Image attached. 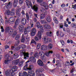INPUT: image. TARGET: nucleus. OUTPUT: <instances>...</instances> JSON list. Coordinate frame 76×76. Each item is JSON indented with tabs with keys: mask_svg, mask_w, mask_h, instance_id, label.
I'll use <instances>...</instances> for the list:
<instances>
[{
	"mask_svg": "<svg viewBox=\"0 0 76 76\" xmlns=\"http://www.w3.org/2000/svg\"><path fill=\"white\" fill-rule=\"evenodd\" d=\"M28 64H26L23 68L24 70H28V75L30 76H34L35 75V73L34 72L32 71L33 68H34V66L32 65H30L28 68H27Z\"/></svg>",
	"mask_w": 76,
	"mask_h": 76,
	"instance_id": "1",
	"label": "nucleus"
},
{
	"mask_svg": "<svg viewBox=\"0 0 76 76\" xmlns=\"http://www.w3.org/2000/svg\"><path fill=\"white\" fill-rule=\"evenodd\" d=\"M17 69H18V67L16 66H14L12 68V69L7 71L5 72V74L7 76H15V73L13 72H16Z\"/></svg>",
	"mask_w": 76,
	"mask_h": 76,
	"instance_id": "2",
	"label": "nucleus"
},
{
	"mask_svg": "<svg viewBox=\"0 0 76 76\" xmlns=\"http://www.w3.org/2000/svg\"><path fill=\"white\" fill-rule=\"evenodd\" d=\"M13 60V58L12 57H10L8 55L5 56V59L3 61V64H9L10 62Z\"/></svg>",
	"mask_w": 76,
	"mask_h": 76,
	"instance_id": "3",
	"label": "nucleus"
},
{
	"mask_svg": "<svg viewBox=\"0 0 76 76\" xmlns=\"http://www.w3.org/2000/svg\"><path fill=\"white\" fill-rule=\"evenodd\" d=\"M29 5L30 6L31 8L32 9L34 10V11H35V12H38V8L39 6L38 5L36 4L35 5L33 6H32V4L31 2H29Z\"/></svg>",
	"mask_w": 76,
	"mask_h": 76,
	"instance_id": "4",
	"label": "nucleus"
},
{
	"mask_svg": "<svg viewBox=\"0 0 76 76\" xmlns=\"http://www.w3.org/2000/svg\"><path fill=\"white\" fill-rule=\"evenodd\" d=\"M25 49H23L21 50L20 54L21 55H23L24 59H27L29 58V53H25Z\"/></svg>",
	"mask_w": 76,
	"mask_h": 76,
	"instance_id": "5",
	"label": "nucleus"
},
{
	"mask_svg": "<svg viewBox=\"0 0 76 76\" xmlns=\"http://www.w3.org/2000/svg\"><path fill=\"white\" fill-rule=\"evenodd\" d=\"M39 55L40 56H41V57L42 58L45 57V54H44V53H41V52H39V53H38L37 52L36 53L34 54V56L37 58H38L39 57Z\"/></svg>",
	"mask_w": 76,
	"mask_h": 76,
	"instance_id": "6",
	"label": "nucleus"
},
{
	"mask_svg": "<svg viewBox=\"0 0 76 76\" xmlns=\"http://www.w3.org/2000/svg\"><path fill=\"white\" fill-rule=\"evenodd\" d=\"M44 72V69L41 68L37 69L35 72L37 75H39V76H44V74H42V72Z\"/></svg>",
	"mask_w": 76,
	"mask_h": 76,
	"instance_id": "7",
	"label": "nucleus"
},
{
	"mask_svg": "<svg viewBox=\"0 0 76 76\" xmlns=\"http://www.w3.org/2000/svg\"><path fill=\"white\" fill-rule=\"evenodd\" d=\"M19 43H20V41L18 40L15 43L14 45L15 47H17L15 48V51H18L20 49V47L19 45Z\"/></svg>",
	"mask_w": 76,
	"mask_h": 76,
	"instance_id": "8",
	"label": "nucleus"
},
{
	"mask_svg": "<svg viewBox=\"0 0 76 76\" xmlns=\"http://www.w3.org/2000/svg\"><path fill=\"white\" fill-rule=\"evenodd\" d=\"M41 32L40 31H38V34L36 36H35L34 37V40L36 41H38L39 40V39H41Z\"/></svg>",
	"mask_w": 76,
	"mask_h": 76,
	"instance_id": "9",
	"label": "nucleus"
},
{
	"mask_svg": "<svg viewBox=\"0 0 76 76\" xmlns=\"http://www.w3.org/2000/svg\"><path fill=\"white\" fill-rule=\"evenodd\" d=\"M13 29H10L9 27H7L5 29V32L6 33H8L9 34H12L13 32Z\"/></svg>",
	"mask_w": 76,
	"mask_h": 76,
	"instance_id": "10",
	"label": "nucleus"
},
{
	"mask_svg": "<svg viewBox=\"0 0 76 76\" xmlns=\"http://www.w3.org/2000/svg\"><path fill=\"white\" fill-rule=\"evenodd\" d=\"M20 19L19 18H17L15 23L14 26V28L15 29V28H16V27H17V26H18L20 23Z\"/></svg>",
	"mask_w": 76,
	"mask_h": 76,
	"instance_id": "11",
	"label": "nucleus"
},
{
	"mask_svg": "<svg viewBox=\"0 0 76 76\" xmlns=\"http://www.w3.org/2000/svg\"><path fill=\"white\" fill-rule=\"evenodd\" d=\"M46 35L47 37H54V34L51 31L47 32L46 33Z\"/></svg>",
	"mask_w": 76,
	"mask_h": 76,
	"instance_id": "12",
	"label": "nucleus"
},
{
	"mask_svg": "<svg viewBox=\"0 0 76 76\" xmlns=\"http://www.w3.org/2000/svg\"><path fill=\"white\" fill-rule=\"evenodd\" d=\"M12 3L11 2H9L8 3H6L5 4V8H7V9H9L10 8V7L12 6Z\"/></svg>",
	"mask_w": 76,
	"mask_h": 76,
	"instance_id": "13",
	"label": "nucleus"
},
{
	"mask_svg": "<svg viewBox=\"0 0 76 76\" xmlns=\"http://www.w3.org/2000/svg\"><path fill=\"white\" fill-rule=\"evenodd\" d=\"M40 5L41 6H43L46 10H48V4H46L45 2H43L42 3L40 4Z\"/></svg>",
	"mask_w": 76,
	"mask_h": 76,
	"instance_id": "14",
	"label": "nucleus"
},
{
	"mask_svg": "<svg viewBox=\"0 0 76 76\" xmlns=\"http://www.w3.org/2000/svg\"><path fill=\"white\" fill-rule=\"evenodd\" d=\"M44 41L45 42V43H47L48 42H51L52 40L50 38L46 37L44 38Z\"/></svg>",
	"mask_w": 76,
	"mask_h": 76,
	"instance_id": "15",
	"label": "nucleus"
},
{
	"mask_svg": "<svg viewBox=\"0 0 76 76\" xmlns=\"http://www.w3.org/2000/svg\"><path fill=\"white\" fill-rule=\"evenodd\" d=\"M47 50V45H42L41 49V51H44L45 50Z\"/></svg>",
	"mask_w": 76,
	"mask_h": 76,
	"instance_id": "16",
	"label": "nucleus"
},
{
	"mask_svg": "<svg viewBox=\"0 0 76 76\" xmlns=\"http://www.w3.org/2000/svg\"><path fill=\"white\" fill-rule=\"evenodd\" d=\"M19 29L20 31L21 32H22L25 29L23 25H20L19 27Z\"/></svg>",
	"mask_w": 76,
	"mask_h": 76,
	"instance_id": "17",
	"label": "nucleus"
},
{
	"mask_svg": "<svg viewBox=\"0 0 76 76\" xmlns=\"http://www.w3.org/2000/svg\"><path fill=\"white\" fill-rule=\"evenodd\" d=\"M46 15H47V12H43V14H42L40 15V19H44L45 18Z\"/></svg>",
	"mask_w": 76,
	"mask_h": 76,
	"instance_id": "18",
	"label": "nucleus"
},
{
	"mask_svg": "<svg viewBox=\"0 0 76 76\" xmlns=\"http://www.w3.org/2000/svg\"><path fill=\"white\" fill-rule=\"evenodd\" d=\"M29 60L31 61L33 63H35L36 61V59L33 56L30 57L29 58Z\"/></svg>",
	"mask_w": 76,
	"mask_h": 76,
	"instance_id": "19",
	"label": "nucleus"
},
{
	"mask_svg": "<svg viewBox=\"0 0 76 76\" xmlns=\"http://www.w3.org/2000/svg\"><path fill=\"white\" fill-rule=\"evenodd\" d=\"M37 64L40 66H44V64L43 62L41 59H39L37 61Z\"/></svg>",
	"mask_w": 76,
	"mask_h": 76,
	"instance_id": "20",
	"label": "nucleus"
},
{
	"mask_svg": "<svg viewBox=\"0 0 76 76\" xmlns=\"http://www.w3.org/2000/svg\"><path fill=\"white\" fill-rule=\"evenodd\" d=\"M10 24H13L15 22V19L14 17H10Z\"/></svg>",
	"mask_w": 76,
	"mask_h": 76,
	"instance_id": "21",
	"label": "nucleus"
},
{
	"mask_svg": "<svg viewBox=\"0 0 76 76\" xmlns=\"http://www.w3.org/2000/svg\"><path fill=\"white\" fill-rule=\"evenodd\" d=\"M18 0H14L13 6L14 7H16L18 4Z\"/></svg>",
	"mask_w": 76,
	"mask_h": 76,
	"instance_id": "22",
	"label": "nucleus"
},
{
	"mask_svg": "<svg viewBox=\"0 0 76 76\" xmlns=\"http://www.w3.org/2000/svg\"><path fill=\"white\" fill-rule=\"evenodd\" d=\"M21 22L22 24L25 25L26 23V20L24 18H22L21 19Z\"/></svg>",
	"mask_w": 76,
	"mask_h": 76,
	"instance_id": "23",
	"label": "nucleus"
},
{
	"mask_svg": "<svg viewBox=\"0 0 76 76\" xmlns=\"http://www.w3.org/2000/svg\"><path fill=\"white\" fill-rule=\"evenodd\" d=\"M46 21L48 23H50V22H51V17L50 16H47L46 17Z\"/></svg>",
	"mask_w": 76,
	"mask_h": 76,
	"instance_id": "24",
	"label": "nucleus"
},
{
	"mask_svg": "<svg viewBox=\"0 0 76 76\" xmlns=\"http://www.w3.org/2000/svg\"><path fill=\"white\" fill-rule=\"evenodd\" d=\"M44 28L45 29H51V26L48 24H45L44 26Z\"/></svg>",
	"mask_w": 76,
	"mask_h": 76,
	"instance_id": "25",
	"label": "nucleus"
},
{
	"mask_svg": "<svg viewBox=\"0 0 76 76\" xmlns=\"http://www.w3.org/2000/svg\"><path fill=\"white\" fill-rule=\"evenodd\" d=\"M53 52L52 51H49L48 52H47L45 53V55L47 57H49L50 56V54H53Z\"/></svg>",
	"mask_w": 76,
	"mask_h": 76,
	"instance_id": "26",
	"label": "nucleus"
},
{
	"mask_svg": "<svg viewBox=\"0 0 76 76\" xmlns=\"http://www.w3.org/2000/svg\"><path fill=\"white\" fill-rule=\"evenodd\" d=\"M12 57H13L15 59H16V58H18L19 57V55L18 54L16 53L14 54L13 55H12Z\"/></svg>",
	"mask_w": 76,
	"mask_h": 76,
	"instance_id": "27",
	"label": "nucleus"
},
{
	"mask_svg": "<svg viewBox=\"0 0 76 76\" xmlns=\"http://www.w3.org/2000/svg\"><path fill=\"white\" fill-rule=\"evenodd\" d=\"M26 3L28 9L30 8V5L29 4V0H26Z\"/></svg>",
	"mask_w": 76,
	"mask_h": 76,
	"instance_id": "28",
	"label": "nucleus"
},
{
	"mask_svg": "<svg viewBox=\"0 0 76 76\" xmlns=\"http://www.w3.org/2000/svg\"><path fill=\"white\" fill-rule=\"evenodd\" d=\"M19 46L21 48H22V49H24V48H26V45L23 44H21Z\"/></svg>",
	"mask_w": 76,
	"mask_h": 76,
	"instance_id": "29",
	"label": "nucleus"
},
{
	"mask_svg": "<svg viewBox=\"0 0 76 76\" xmlns=\"http://www.w3.org/2000/svg\"><path fill=\"white\" fill-rule=\"evenodd\" d=\"M36 25L37 28L38 29H39V28L41 27L40 26H41V25H40V23H39V22H37L36 23Z\"/></svg>",
	"mask_w": 76,
	"mask_h": 76,
	"instance_id": "30",
	"label": "nucleus"
},
{
	"mask_svg": "<svg viewBox=\"0 0 76 76\" xmlns=\"http://www.w3.org/2000/svg\"><path fill=\"white\" fill-rule=\"evenodd\" d=\"M19 62V59H18L16 60H15L14 61V64H18Z\"/></svg>",
	"mask_w": 76,
	"mask_h": 76,
	"instance_id": "31",
	"label": "nucleus"
},
{
	"mask_svg": "<svg viewBox=\"0 0 76 76\" xmlns=\"http://www.w3.org/2000/svg\"><path fill=\"white\" fill-rule=\"evenodd\" d=\"M41 23H42V24H45V23H47V22L45 20H41Z\"/></svg>",
	"mask_w": 76,
	"mask_h": 76,
	"instance_id": "32",
	"label": "nucleus"
},
{
	"mask_svg": "<svg viewBox=\"0 0 76 76\" xmlns=\"http://www.w3.org/2000/svg\"><path fill=\"white\" fill-rule=\"evenodd\" d=\"M16 34H17V32L16 31L14 32V33L11 36L13 38H14L16 35Z\"/></svg>",
	"mask_w": 76,
	"mask_h": 76,
	"instance_id": "33",
	"label": "nucleus"
},
{
	"mask_svg": "<svg viewBox=\"0 0 76 76\" xmlns=\"http://www.w3.org/2000/svg\"><path fill=\"white\" fill-rule=\"evenodd\" d=\"M24 61H22L21 62H19V66L20 67H21L22 66H23V63Z\"/></svg>",
	"mask_w": 76,
	"mask_h": 76,
	"instance_id": "34",
	"label": "nucleus"
},
{
	"mask_svg": "<svg viewBox=\"0 0 76 76\" xmlns=\"http://www.w3.org/2000/svg\"><path fill=\"white\" fill-rule=\"evenodd\" d=\"M26 15L27 20H29V14H28V13H26Z\"/></svg>",
	"mask_w": 76,
	"mask_h": 76,
	"instance_id": "35",
	"label": "nucleus"
},
{
	"mask_svg": "<svg viewBox=\"0 0 76 76\" xmlns=\"http://www.w3.org/2000/svg\"><path fill=\"white\" fill-rule=\"evenodd\" d=\"M71 25L72 28H76V24L72 23L71 24Z\"/></svg>",
	"mask_w": 76,
	"mask_h": 76,
	"instance_id": "36",
	"label": "nucleus"
},
{
	"mask_svg": "<svg viewBox=\"0 0 76 76\" xmlns=\"http://www.w3.org/2000/svg\"><path fill=\"white\" fill-rule=\"evenodd\" d=\"M35 34H36V33L34 32H32V31H31L30 33V35L31 37H34V36H35Z\"/></svg>",
	"mask_w": 76,
	"mask_h": 76,
	"instance_id": "37",
	"label": "nucleus"
},
{
	"mask_svg": "<svg viewBox=\"0 0 76 76\" xmlns=\"http://www.w3.org/2000/svg\"><path fill=\"white\" fill-rule=\"evenodd\" d=\"M31 32L36 34V33H37V30H36V29L35 28H33Z\"/></svg>",
	"mask_w": 76,
	"mask_h": 76,
	"instance_id": "38",
	"label": "nucleus"
},
{
	"mask_svg": "<svg viewBox=\"0 0 76 76\" xmlns=\"http://www.w3.org/2000/svg\"><path fill=\"white\" fill-rule=\"evenodd\" d=\"M48 48L49 49H51L53 48V44H50L48 45Z\"/></svg>",
	"mask_w": 76,
	"mask_h": 76,
	"instance_id": "39",
	"label": "nucleus"
},
{
	"mask_svg": "<svg viewBox=\"0 0 76 76\" xmlns=\"http://www.w3.org/2000/svg\"><path fill=\"white\" fill-rule=\"evenodd\" d=\"M60 42L61 43L62 45L63 46L64 45V41L63 40H60Z\"/></svg>",
	"mask_w": 76,
	"mask_h": 76,
	"instance_id": "40",
	"label": "nucleus"
},
{
	"mask_svg": "<svg viewBox=\"0 0 76 76\" xmlns=\"http://www.w3.org/2000/svg\"><path fill=\"white\" fill-rule=\"evenodd\" d=\"M10 11L9 10H7L6 11V14L7 15H10Z\"/></svg>",
	"mask_w": 76,
	"mask_h": 76,
	"instance_id": "41",
	"label": "nucleus"
},
{
	"mask_svg": "<svg viewBox=\"0 0 76 76\" xmlns=\"http://www.w3.org/2000/svg\"><path fill=\"white\" fill-rule=\"evenodd\" d=\"M24 31V33L25 34H27L28 32H27V28H25Z\"/></svg>",
	"mask_w": 76,
	"mask_h": 76,
	"instance_id": "42",
	"label": "nucleus"
},
{
	"mask_svg": "<svg viewBox=\"0 0 76 76\" xmlns=\"http://www.w3.org/2000/svg\"><path fill=\"white\" fill-rule=\"evenodd\" d=\"M60 36L61 37H63L64 35V34L61 32H60Z\"/></svg>",
	"mask_w": 76,
	"mask_h": 76,
	"instance_id": "43",
	"label": "nucleus"
},
{
	"mask_svg": "<svg viewBox=\"0 0 76 76\" xmlns=\"http://www.w3.org/2000/svg\"><path fill=\"white\" fill-rule=\"evenodd\" d=\"M10 23V20H7L5 21V23L6 24H8L9 23Z\"/></svg>",
	"mask_w": 76,
	"mask_h": 76,
	"instance_id": "44",
	"label": "nucleus"
},
{
	"mask_svg": "<svg viewBox=\"0 0 76 76\" xmlns=\"http://www.w3.org/2000/svg\"><path fill=\"white\" fill-rule=\"evenodd\" d=\"M40 47H41V44L39 43L37 46V49H39L40 48Z\"/></svg>",
	"mask_w": 76,
	"mask_h": 76,
	"instance_id": "45",
	"label": "nucleus"
},
{
	"mask_svg": "<svg viewBox=\"0 0 76 76\" xmlns=\"http://www.w3.org/2000/svg\"><path fill=\"white\" fill-rule=\"evenodd\" d=\"M20 38V37L19 36V35H17L15 38V40H18V39H19V38Z\"/></svg>",
	"mask_w": 76,
	"mask_h": 76,
	"instance_id": "46",
	"label": "nucleus"
},
{
	"mask_svg": "<svg viewBox=\"0 0 76 76\" xmlns=\"http://www.w3.org/2000/svg\"><path fill=\"white\" fill-rule=\"evenodd\" d=\"M65 66H70V63L69 62H67L65 64Z\"/></svg>",
	"mask_w": 76,
	"mask_h": 76,
	"instance_id": "47",
	"label": "nucleus"
},
{
	"mask_svg": "<svg viewBox=\"0 0 76 76\" xmlns=\"http://www.w3.org/2000/svg\"><path fill=\"white\" fill-rule=\"evenodd\" d=\"M15 12H13L11 11L10 15H11V16H13V15H15Z\"/></svg>",
	"mask_w": 76,
	"mask_h": 76,
	"instance_id": "48",
	"label": "nucleus"
},
{
	"mask_svg": "<svg viewBox=\"0 0 76 76\" xmlns=\"http://www.w3.org/2000/svg\"><path fill=\"white\" fill-rule=\"evenodd\" d=\"M23 1H24V0H19V3L20 4L23 3Z\"/></svg>",
	"mask_w": 76,
	"mask_h": 76,
	"instance_id": "49",
	"label": "nucleus"
},
{
	"mask_svg": "<svg viewBox=\"0 0 76 76\" xmlns=\"http://www.w3.org/2000/svg\"><path fill=\"white\" fill-rule=\"evenodd\" d=\"M11 12L15 13L16 12V10L14 8L12 9H11Z\"/></svg>",
	"mask_w": 76,
	"mask_h": 76,
	"instance_id": "50",
	"label": "nucleus"
},
{
	"mask_svg": "<svg viewBox=\"0 0 76 76\" xmlns=\"http://www.w3.org/2000/svg\"><path fill=\"white\" fill-rule=\"evenodd\" d=\"M25 40V38H24L23 37L21 39V42H24Z\"/></svg>",
	"mask_w": 76,
	"mask_h": 76,
	"instance_id": "51",
	"label": "nucleus"
},
{
	"mask_svg": "<svg viewBox=\"0 0 76 76\" xmlns=\"http://www.w3.org/2000/svg\"><path fill=\"white\" fill-rule=\"evenodd\" d=\"M37 1L39 3H41L43 1V0H37Z\"/></svg>",
	"mask_w": 76,
	"mask_h": 76,
	"instance_id": "52",
	"label": "nucleus"
},
{
	"mask_svg": "<svg viewBox=\"0 0 76 76\" xmlns=\"http://www.w3.org/2000/svg\"><path fill=\"white\" fill-rule=\"evenodd\" d=\"M16 15L18 17H20V12L16 13Z\"/></svg>",
	"mask_w": 76,
	"mask_h": 76,
	"instance_id": "53",
	"label": "nucleus"
},
{
	"mask_svg": "<svg viewBox=\"0 0 76 76\" xmlns=\"http://www.w3.org/2000/svg\"><path fill=\"white\" fill-rule=\"evenodd\" d=\"M11 49L12 50H15V46H12L11 47Z\"/></svg>",
	"mask_w": 76,
	"mask_h": 76,
	"instance_id": "54",
	"label": "nucleus"
},
{
	"mask_svg": "<svg viewBox=\"0 0 76 76\" xmlns=\"http://www.w3.org/2000/svg\"><path fill=\"white\" fill-rule=\"evenodd\" d=\"M56 57L58 59H60V56L59 54H57L56 55Z\"/></svg>",
	"mask_w": 76,
	"mask_h": 76,
	"instance_id": "55",
	"label": "nucleus"
},
{
	"mask_svg": "<svg viewBox=\"0 0 76 76\" xmlns=\"http://www.w3.org/2000/svg\"><path fill=\"white\" fill-rule=\"evenodd\" d=\"M74 72H75V68H73L71 70L70 73H73Z\"/></svg>",
	"mask_w": 76,
	"mask_h": 76,
	"instance_id": "56",
	"label": "nucleus"
},
{
	"mask_svg": "<svg viewBox=\"0 0 76 76\" xmlns=\"http://www.w3.org/2000/svg\"><path fill=\"white\" fill-rule=\"evenodd\" d=\"M1 32H4V28H3V26L1 27Z\"/></svg>",
	"mask_w": 76,
	"mask_h": 76,
	"instance_id": "57",
	"label": "nucleus"
},
{
	"mask_svg": "<svg viewBox=\"0 0 76 76\" xmlns=\"http://www.w3.org/2000/svg\"><path fill=\"white\" fill-rule=\"evenodd\" d=\"M31 42H32V43H34V44L35 45H36L37 44V43H36V42H35V41L34 40H31Z\"/></svg>",
	"mask_w": 76,
	"mask_h": 76,
	"instance_id": "58",
	"label": "nucleus"
},
{
	"mask_svg": "<svg viewBox=\"0 0 76 76\" xmlns=\"http://www.w3.org/2000/svg\"><path fill=\"white\" fill-rule=\"evenodd\" d=\"M20 10L18 9L17 10L16 13H20Z\"/></svg>",
	"mask_w": 76,
	"mask_h": 76,
	"instance_id": "59",
	"label": "nucleus"
},
{
	"mask_svg": "<svg viewBox=\"0 0 76 76\" xmlns=\"http://www.w3.org/2000/svg\"><path fill=\"white\" fill-rule=\"evenodd\" d=\"M40 31H41V32H44V29L42 28H41L40 27Z\"/></svg>",
	"mask_w": 76,
	"mask_h": 76,
	"instance_id": "60",
	"label": "nucleus"
},
{
	"mask_svg": "<svg viewBox=\"0 0 76 76\" xmlns=\"http://www.w3.org/2000/svg\"><path fill=\"white\" fill-rule=\"evenodd\" d=\"M60 28H63V24L61 23L60 25Z\"/></svg>",
	"mask_w": 76,
	"mask_h": 76,
	"instance_id": "61",
	"label": "nucleus"
},
{
	"mask_svg": "<svg viewBox=\"0 0 76 76\" xmlns=\"http://www.w3.org/2000/svg\"><path fill=\"white\" fill-rule=\"evenodd\" d=\"M23 75L25 76V75H27V73L26 72L24 71V72H23Z\"/></svg>",
	"mask_w": 76,
	"mask_h": 76,
	"instance_id": "62",
	"label": "nucleus"
},
{
	"mask_svg": "<svg viewBox=\"0 0 76 76\" xmlns=\"http://www.w3.org/2000/svg\"><path fill=\"white\" fill-rule=\"evenodd\" d=\"M49 7L50 8V9H51L53 7V5H52L51 4H50L49 5Z\"/></svg>",
	"mask_w": 76,
	"mask_h": 76,
	"instance_id": "63",
	"label": "nucleus"
},
{
	"mask_svg": "<svg viewBox=\"0 0 76 76\" xmlns=\"http://www.w3.org/2000/svg\"><path fill=\"white\" fill-rule=\"evenodd\" d=\"M61 7H65V4H63L61 5Z\"/></svg>",
	"mask_w": 76,
	"mask_h": 76,
	"instance_id": "64",
	"label": "nucleus"
}]
</instances>
